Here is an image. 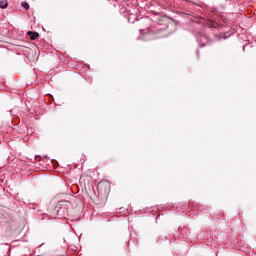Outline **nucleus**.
Segmentation results:
<instances>
[{
    "label": "nucleus",
    "mask_w": 256,
    "mask_h": 256,
    "mask_svg": "<svg viewBox=\"0 0 256 256\" xmlns=\"http://www.w3.org/2000/svg\"><path fill=\"white\" fill-rule=\"evenodd\" d=\"M58 218L61 219L66 215H69V209H71V202L67 200H61L56 205Z\"/></svg>",
    "instance_id": "obj_1"
},
{
    "label": "nucleus",
    "mask_w": 256,
    "mask_h": 256,
    "mask_svg": "<svg viewBox=\"0 0 256 256\" xmlns=\"http://www.w3.org/2000/svg\"><path fill=\"white\" fill-rule=\"evenodd\" d=\"M197 41L198 43H200L201 47H205L207 41H209V38L205 35L200 34V37L199 36L197 37Z\"/></svg>",
    "instance_id": "obj_2"
},
{
    "label": "nucleus",
    "mask_w": 256,
    "mask_h": 256,
    "mask_svg": "<svg viewBox=\"0 0 256 256\" xmlns=\"http://www.w3.org/2000/svg\"><path fill=\"white\" fill-rule=\"evenodd\" d=\"M22 7L24 8V9H29V4L27 3V2H22Z\"/></svg>",
    "instance_id": "obj_5"
},
{
    "label": "nucleus",
    "mask_w": 256,
    "mask_h": 256,
    "mask_svg": "<svg viewBox=\"0 0 256 256\" xmlns=\"http://www.w3.org/2000/svg\"><path fill=\"white\" fill-rule=\"evenodd\" d=\"M28 36L30 37L31 41H35L36 39H39V33L28 31Z\"/></svg>",
    "instance_id": "obj_3"
},
{
    "label": "nucleus",
    "mask_w": 256,
    "mask_h": 256,
    "mask_svg": "<svg viewBox=\"0 0 256 256\" xmlns=\"http://www.w3.org/2000/svg\"><path fill=\"white\" fill-rule=\"evenodd\" d=\"M102 187H103V183L99 182L97 186L98 190L101 189Z\"/></svg>",
    "instance_id": "obj_6"
},
{
    "label": "nucleus",
    "mask_w": 256,
    "mask_h": 256,
    "mask_svg": "<svg viewBox=\"0 0 256 256\" xmlns=\"http://www.w3.org/2000/svg\"><path fill=\"white\" fill-rule=\"evenodd\" d=\"M7 5V0H0V9H6Z\"/></svg>",
    "instance_id": "obj_4"
},
{
    "label": "nucleus",
    "mask_w": 256,
    "mask_h": 256,
    "mask_svg": "<svg viewBox=\"0 0 256 256\" xmlns=\"http://www.w3.org/2000/svg\"><path fill=\"white\" fill-rule=\"evenodd\" d=\"M216 26V24L215 23H212V25L210 26V27H215Z\"/></svg>",
    "instance_id": "obj_7"
}]
</instances>
